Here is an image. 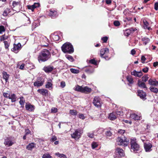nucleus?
Wrapping results in <instances>:
<instances>
[{"instance_id":"obj_1","label":"nucleus","mask_w":158,"mask_h":158,"mask_svg":"<svg viewBox=\"0 0 158 158\" xmlns=\"http://www.w3.org/2000/svg\"><path fill=\"white\" fill-rule=\"evenodd\" d=\"M50 52L48 50L43 51L39 54L38 60L39 62H44L47 60L50 57Z\"/></svg>"},{"instance_id":"obj_2","label":"nucleus","mask_w":158,"mask_h":158,"mask_svg":"<svg viewBox=\"0 0 158 158\" xmlns=\"http://www.w3.org/2000/svg\"><path fill=\"white\" fill-rule=\"evenodd\" d=\"M131 151L134 152H136L139 149L140 146L136 142V139H131Z\"/></svg>"},{"instance_id":"obj_3","label":"nucleus","mask_w":158,"mask_h":158,"mask_svg":"<svg viewBox=\"0 0 158 158\" xmlns=\"http://www.w3.org/2000/svg\"><path fill=\"white\" fill-rule=\"evenodd\" d=\"M117 142L118 145H119L126 146L129 143V140L125 137L123 138L118 137L117 139Z\"/></svg>"},{"instance_id":"obj_4","label":"nucleus","mask_w":158,"mask_h":158,"mask_svg":"<svg viewBox=\"0 0 158 158\" xmlns=\"http://www.w3.org/2000/svg\"><path fill=\"white\" fill-rule=\"evenodd\" d=\"M115 154L117 157H121L124 156L125 155L123 149L120 148H117L116 149Z\"/></svg>"},{"instance_id":"obj_5","label":"nucleus","mask_w":158,"mask_h":158,"mask_svg":"<svg viewBox=\"0 0 158 158\" xmlns=\"http://www.w3.org/2000/svg\"><path fill=\"white\" fill-rule=\"evenodd\" d=\"M44 81L40 77H39L37 79L36 81L34 82V85L35 86L39 87L42 86L44 83Z\"/></svg>"},{"instance_id":"obj_6","label":"nucleus","mask_w":158,"mask_h":158,"mask_svg":"<svg viewBox=\"0 0 158 158\" xmlns=\"http://www.w3.org/2000/svg\"><path fill=\"white\" fill-rule=\"evenodd\" d=\"M46 42H48V39L46 37L43 38V41L41 44V46L42 48H46L47 49H50L51 48H52L50 47V45L48 44Z\"/></svg>"},{"instance_id":"obj_7","label":"nucleus","mask_w":158,"mask_h":158,"mask_svg":"<svg viewBox=\"0 0 158 158\" xmlns=\"http://www.w3.org/2000/svg\"><path fill=\"white\" fill-rule=\"evenodd\" d=\"M93 103L94 106L97 107H100L101 106L100 99L98 97H95L94 98Z\"/></svg>"},{"instance_id":"obj_8","label":"nucleus","mask_w":158,"mask_h":158,"mask_svg":"<svg viewBox=\"0 0 158 158\" xmlns=\"http://www.w3.org/2000/svg\"><path fill=\"white\" fill-rule=\"evenodd\" d=\"M61 49H73V48L70 43L66 42L62 46Z\"/></svg>"},{"instance_id":"obj_9","label":"nucleus","mask_w":158,"mask_h":158,"mask_svg":"<svg viewBox=\"0 0 158 158\" xmlns=\"http://www.w3.org/2000/svg\"><path fill=\"white\" fill-rule=\"evenodd\" d=\"M15 143L10 138H7L5 140L4 142L5 145H6L8 147H9Z\"/></svg>"},{"instance_id":"obj_10","label":"nucleus","mask_w":158,"mask_h":158,"mask_svg":"<svg viewBox=\"0 0 158 158\" xmlns=\"http://www.w3.org/2000/svg\"><path fill=\"white\" fill-rule=\"evenodd\" d=\"M13 8H15V10L17 11H19L21 6L19 2L13 1L12 3Z\"/></svg>"},{"instance_id":"obj_11","label":"nucleus","mask_w":158,"mask_h":158,"mask_svg":"<svg viewBox=\"0 0 158 158\" xmlns=\"http://www.w3.org/2000/svg\"><path fill=\"white\" fill-rule=\"evenodd\" d=\"M81 134L80 131H78L77 130H75V132L73 134H71V136L72 138L75 139L77 138H78L80 137Z\"/></svg>"},{"instance_id":"obj_12","label":"nucleus","mask_w":158,"mask_h":158,"mask_svg":"<svg viewBox=\"0 0 158 158\" xmlns=\"http://www.w3.org/2000/svg\"><path fill=\"white\" fill-rule=\"evenodd\" d=\"M54 69L53 66L50 65L45 66L43 68L44 70L47 73H49L51 72Z\"/></svg>"},{"instance_id":"obj_13","label":"nucleus","mask_w":158,"mask_h":158,"mask_svg":"<svg viewBox=\"0 0 158 158\" xmlns=\"http://www.w3.org/2000/svg\"><path fill=\"white\" fill-rule=\"evenodd\" d=\"M144 148L146 152H149L151 150L152 145L150 143H145L144 144Z\"/></svg>"},{"instance_id":"obj_14","label":"nucleus","mask_w":158,"mask_h":158,"mask_svg":"<svg viewBox=\"0 0 158 158\" xmlns=\"http://www.w3.org/2000/svg\"><path fill=\"white\" fill-rule=\"evenodd\" d=\"M130 117L131 118L136 120H139L141 118V116H139L135 113H132L130 114Z\"/></svg>"},{"instance_id":"obj_15","label":"nucleus","mask_w":158,"mask_h":158,"mask_svg":"<svg viewBox=\"0 0 158 158\" xmlns=\"http://www.w3.org/2000/svg\"><path fill=\"white\" fill-rule=\"evenodd\" d=\"M131 74L135 77H140L143 75L141 71L138 72L135 70H134L133 72H131Z\"/></svg>"},{"instance_id":"obj_16","label":"nucleus","mask_w":158,"mask_h":158,"mask_svg":"<svg viewBox=\"0 0 158 158\" xmlns=\"http://www.w3.org/2000/svg\"><path fill=\"white\" fill-rule=\"evenodd\" d=\"M137 81V85L139 87L147 89L145 82L141 81V80L139 79Z\"/></svg>"},{"instance_id":"obj_17","label":"nucleus","mask_w":158,"mask_h":158,"mask_svg":"<svg viewBox=\"0 0 158 158\" xmlns=\"http://www.w3.org/2000/svg\"><path fill=\"white\" fill-rule=\"evenodd\" d=\"M117 118L115 112H113L110 113L108 116V118L111 120H114Z\"/></svg>"},{"instance_id":"obj_18","label":"nucleus","mask_w":158,"mask_h":158,"mask_svg":"<svg viewBox=\"0 0 158 158\" xmlns=\"http://www.w3.org/2000/svg\"><path fill=\"white\" fill-rule=\"evenodd\" d=\"M138 96L142 99L144 98L146 96V93L142 90H138Z\"/></svg>"},{"instance_id":"obj_19","label":"nucleus","mask_w":158,"mask_h":158,"mask_svg":"<svg viewBox=\"0 0 158 158\" xmlns=\"http://www.w3.org/2000/svg\"><path fill=\"white\" fill-rule=\"evenodd\" d=\"M2 74L3 76V78L5 80L6 82H7L8 81L10 75L8 74L7 72L5 71L3 72Z\"/></svg>"},{"instance_id":"obj_20","label":"nucleus","mask_w":158,"mask_h":158,"mask_svg":"<svg viewBox=\"0 0 158 158\" xmlns=\"http://www.w3.org/2000/svg\"><path fill=\"white\" fill-rule=\"evenodd\" d=\"M38 92L43 95H46L48 94V91L45 89H38Z\"/></svg>"},{"instance_id":"obj_21","label":"nucleus","mask_w":158,"mask_h":158,"mask_svg":"<svg viewBox=\"0 0 158 158\" xmlns=\"http://www.w3.org/2000/svg\"><path fill=\"white\" fill-rule=\"evenodd\" d=\"M26 109L29 111H32L34 109V106L30 104H26Z\"/></svg>"},{"instance_id":"obj_22","label":"nucleus","mask_w":158,"mask_h":158,"mask_svg":"<svg viewBox=\"0 0 158 158\" xmlns=\"http://www.w3.org/2000/svg\"><path fill=\"white\" fill-rule=\"evenodd\" d=\"M148 83L149 84L154 86H157L158 85V81L156 80H153L152 79H150L148 80Z\"/></svg>"},{"instance_id":"obj_23","label":"nucleus","mask_w":158,"mask_h":158,"mask_svg":"<svg viewBox=\"0 0 158 158\" xmlns=\"http://www.w3.org/2000/svg\"><path fill=\"white\" fill-rule=\"evenodd\" d=\"M91 91V89L88 88L87 86L83 87L82 93H90Z\"/></svg>"},{"instance_id":"obj_24","label":"nucleus","mask_w":158,"mask_h":158,"mask_svg":"<svg viewBox=\"0 0 158 158\" xmlns=\"http://www.w3.org/2000/svg\"><path fill=\"white\" fill-rule=\"evenodd\" d=\"M35 146V144L34 143H29L27 146L26 148L28 150H31Z\"/></svg>"},{"instance_id":"obj_25","label":"nucleus","mask_w":158,"mask_h":158,"mask_svg":"<svg viewBox=\"0 0 158 158\" xmlns=\"http://www.w3.org/2000/svg\"><path fill=\"white\" fill-rule=\"evenodd\" d=\"M52 80L50 79L48 80L45 85V87L47 88H52Z\"/></svg>"},{"instance_id":"obj_26","label":"nucleus","mask_w":158,"mask_h":158,"mask_svg":"<svg viewBox=\"0 0 158 158\" xmlns=\"http://www.w3.org/2000/svg\"><path fill=\"white\" fill-rule=\"evenodd\" d=\"M143 23L144 24V28L145 29H147L148 30H150V27H148L149 23L148 22L145 20H143Z\"/></svg>"},{"instance_id":"obj_27","label":"nucleus","mask_w":158,"mask_h":158,"mask_svg":"<svg viewBox=\"0 0 158 158\" xmlns=\"http://www.w3.org/2000/svg\"><path fill=\"white\" fill-rule=\"evenodd\" d=\"M16 97L14 94H12L10 95L9 99L11 100V102H15L16 100Z\"/></svg>"},{"instance_id":"obj_28","label":"nucleus","mask_w":158,"mask_h":158,"mask_svg":"<svg viewBox=\"0 0 158 158\" xmlns=\"http://www.w3.org/2000/svg\"><path fill=\"white\" fill-rule=\"evenodd\" d=\"M49 15L52 18L55 17L57 15V12L55 11H50Z\"/></svg>"},{"instance_id":"obj_29","label":"nucleus","mask_w":158,"mask_h":158,"mask_svg":"<svg viewBox=\"0 0 158 158\" xmlns=\"http://www.w3.org/2000/svg\"><path fill=\"white\" fill-rule=\"evenodd\" d=\"M109 52V50H101L100 51V55L102 57L104 55H107Z\"/></svg>"},{"instance_id":"obj_30","label":"nucleus","mask_w":158,"mask_h":158,"mask_svg":"<svg viewBox=\"0 0 158 158\" xmlns=\"http://www.w3.org/2000/svg\"><path fill=\"white\" fill-rule=\"evenodd\" d=\"M83 87L82 86H80L79 85H77L74 90L75 91L80 92L82 93Z\"/></svg>"},{"instance_id":"obj_31","label":"nucleus","mask_w":158,"mask_h":158,"mask_svg":"<svg viewBox=\"0 0 158 158\" xmlns=\"http://www.w3.org/2000/svg\"><path fill=\"white\" fill-rule=\"evenodd\" d=\"M21 48V45L20 43H19L17 44H14V49H19Z\"/></svg>"},{"instance_id":"obj_32","label":"nucleus","mask_w":158,"mask_h":158,"mask_svg":"<svg viewBox=\"0 0 158 158\" xmlns=\"http://www.w3.org/2000/svg\"><path fill=\"white\" fill-rule=\"evenodd\" d=\"M142 40L143 42V44H144V45H146L147 43H148L149 41V39L147 37H144L142 39Z\"/></svg>"},{"instance_id":"obj_33","label":"nucleus","mask_w":158,"mask_h":158,"mask_svg":"<svg viewBox=\"0 0 158 158\" xmlns=\"http://www.w3.org/2000/svg\"><path fill=\"white\" fill-rule=\"evenodd\" d=\"M116 116H117V118L120 116H123V112L122 110L117 111L115 112Z\"/></svg>"},{"instance_id":"obj_34","label":"nucleus","mask_w":158,"mask_h":158,"mask_svg":"<svg viewBox=\"0 0 158 158\" xmlns=\"http://www.w3.org/2000/svg\"><path fill=\"white\" fill-rule=\"evenodd\" d=\"M127 81L131 84L133 83V80L132 77L130 76H127Z\"/></svg>"},{"instance_id":"obj_35","label":"nucleus","mask_w":158,"mask_h":158,"mask_svg":"<svg viewBox=\"0 0 158 158\" xmlns=\"http://www.w3.org/2000/svg\"><path fill=\"white\" fill-rule=\"evenodd\" d=\"M150 90L152 92L155 93H157L158 92V89L156 88H155L153 87H151L150 88Z\"/></svg>"},{"instance_id":"obj_36","label":"nucleus","mask_w":158,"mask_h":158,"mask_svg":"<svg viewBox=\"0 0 158 158\" xmlns=\"http://www.w3.org/2000/svg\"><path fill=\"white\" fill-rule=\"evenodd\" d=\"M70 71L72 73L75 74H77L79 72V70L71 68L70 69Z\"/></svg>"},{"instance_id":"obj_37","label":"nucleus","mask_w":158,"mask_h":158,"mask_svg":"<svg viewBox=\"0 0 158 158\" xmlns=\"http://www.w3.org/2000/svg\"><path fill=\"white\" fill-rule=\"evenodd\" d=\"M10 12V9L8 8H6L4 10L3 13V15L5 16H6Z\"/></svg>"},{"instance_id":"obj_38","label":"nucleus","mask_w":158,"mask_h":158,"mask_svg":"<svg viewBox=\"0 0 158 158\" xmlns=\"http://www.w3.org/2000/svg\"><path fill=\"white\" fill-rule=\"evenodd\" d=\"M94 71V69L93 68H90L89 69H86L85 72L89 74L93 73Z\"/></svg>"},{"instance_id":"obj_39","label":"nucleus","mask_w":158,"mask_h":158,"mask_svg":"<svg viewBox=\"0 0 158 158\" xmlns=\"http://www.w3.org/2000/svg\"><path fill=\"white\" fill-rule=\"evenodd\" d=\"M52 157V156L48 153L44 154L42 157V158H51Z\"/></svg>"},{"instance_id":"obj_40","label":"nucleus","mask_w":158,"mask_h":158,"mask_svg":"<svg viewBox=\"0 0 158 158\" xmlns=\"http://www.w3.org/2000/svg\"><path fill=\"white\" fill-rule=\"evenodd\" d=\"M70 113L71 115H76L77 114V111L74 110H70Z\"/></svg>"},{"instance_id":"obj_41","label":"nucleus","mask_w":158,"mask_h":158,"mask_svg":"<svg viewBox=\"0 0 158 158\" xmlns=\"http://www.w3.org/2000/svg\"><path fill=\"white\" fill-rule=\"evenodd\" d=\"M148 76H143L142 77V81L145 82H146L148 80Z\"/></svg>"},{"instance_id":"obj_42","label":"nucleus","mask_w":158,"mask_h":158,"mask_svg":"<svg viewBox=\"0 0 158 158\" xmlns=\"http://www.w3.org/2000/svg\"><path fill=\"white\" fill-rule=\"evenodd\" d=\"M64 53H72L74 52V50H62Z\"/></svg>"},{"instance_id":"obj_43","label":"nucleus","mask_w":158,"mask_h":158,"mask_svg":"<svg viewBox=\"0 0 158 158\" xmlns=\"http://www.w3.org/2000/svg\"><path fill=\"white\" fill-rule=\"evenodd\" d=\"M106 135L107 138H108L111 136L112 133L110 131H107L105 133Z\"/></svg>"},{"instance_id":"obj_44","label":"nucleus","mask_w":158,"mask_h":158,"mask_svg":"<svg viewBox=\"0 0 158 158\" xmlns=\"http://www.w3.org/2000/svg\"><path fill=\"white\" fill-rule=\"evenodd\" d=\"M66 57L70 61L72 62L73 61L74 59L73 57L70 55H66Z\"/></svg>"},{"instance_id":"obj_45","label":"nucleus","mask_w":158,"mask_h":158,"mask_svg":"<svg viewBox=\"0 0 158 158\" xmlns=\"http://www.w3.org/2000/svg\"><path fill=\"white\" fill-rule=\"evenodd\" d=\"M89 62L91 64L94 65H96L97 64V62L94 59L90 60L89 61Z\"/></svg>"},{"instance_id":"obj_46","label":"nucleus","mask_w":158,"mask_h":158,"mask_svg":"<svg viewBox=\"0 0 158 158\" xmlns=\"http://www.w3.org/2000/svg\"><path fill=\"white\" fill-rule=\"evenodd\" d=\"M98 146L97 143L96 142H93L92 144V148L93 149H94L96 148Z\"/></svg>"},{"instance_id":"obj_47","label":"nucleus","mask_w":158,"mask_h":158,"mask_svg":"<svg viewBox=\"0 0 158 158\" xmlns=\"http://www.w3.org/2000/svg\"><path fill=\"white\" fill-rule=\"evenodd\" d=\"M114 24L116 26H118L120 25V23L119 21L116 20L114 22Z\"/></svg>"},{"instance_id":"obj_48","label":"nucleus","mask_w":158,"mask_h":158,"mask_svg":"<svg viewBox=\"0 0 158 158\" xmlns=\"http://www.w3.org/2000/svg\"><path fill=\"white\" fill-rule=\"evenodd\" d=\"M53 38L55 41H57L59 39V36L57 35H54Z\"/></svg>"},{"instance_id":"obj_49","label":"nucleus","mask_w":158,"mask_h":158,"mask_svg":"<svg viewBox=\"0 0 158 158\" xmlns=\"http://www.w3.org/2000/svg\"><path fill=\"white\" fill-rule=\"evenodd\" d=\"M5 31V29L4 27L2 26H0V34L2 32L4 31Z\"/></svg>"},{"instance_id":"obj_50","label":"nucleus","mask_w":158,"mask_h":158,"mask_svg":"<svg viewBox=\"0 0 158 158\" xmlns=\"http://www.w3.org/2000/svg\"><path fill=\"white\" fill-rule=\"evenodd\" d=\"M3 96L5 98H9L10 94L7 93H3Z\"/></svg>"},{"instance_id":"obj_51","label":"nucleus","mask_w":158,"mask_h":158,"mask_svg":"<svg viewBox=\"0 0 158 158\" xmlns=\"http://www.w3.org/2000/svg\"><path fill=\"white\" fill-rule=\"evenodd\" d=\"M137 30L136 28H131L129 30H127V31L129 32V31H130L131 32H134V31Z\"/></svg>"},{"instance_id":"obj_52","label":"nucleus","mask_w":158,"mask_h":158,"mask_svg":"<svg viewBox=\"0 0 158 158\" xmlns=\"http://www.w3.org/2000/svg\"><path fill=\"white\" fill-rule=\"evenodd\" d=\"M125 130L122 129H119L118 131V133L121 135H123V134L125 133Z\"/></svg>"},{"instance_id":"obj_53","label":"nucleus","mask_w":158,"mask_h":158,"mask_svg":"<svg viewBox=\"0 0 158 158\" xmlns=\"http://www.w3.org/2000/svg\"><path fill=\"white\" fill-rule=\"evenodd\" d=\"M25 101L24 100H20L19 102V103L21 105V107H24V104Z\"/></svg>"},{"instance_id":"obj_54","label":"nucleus","mask_w":158,"mask_h":158,"mask_svg":"<svg viewBox=\"0 0 158 158\" xmlns=\"http://www.w3.org/2000/svg\"><path fill=\"white\" fill-rule=\"evenodd\" d=\"M4 43L5 48L7 49L9 46V44L8 42L6 41H5L4 42Z\"/></svg>"},{"instance_id":"obj_55","label":"nucleus","mask_w":158,"mask_h":158,"mask_svg":"<svg viewBox=\"0 0 158 158\" xmlns=\"http://www.w3.org/2000/svg\"><path fill=\"white\" fill-rule=\"evenodd\" d=\"M108 39V37L106 36L102 38V40L103 41V42L104 43H106L107 42Z\"/></svg>"},{"instance_id":"obj_56","label":"nucleus","mask_w":158,"mask_h":158,"mask_svg":"<svg viewBox=\"0 0 158 158\" xmlns=\"http://www.w3.org/2000/svg\"><path fill=\"white\" fill-rule=\"evenodd\" d=\"M57 109L55 108H52L51 110V112L53 113H56L57 112Z\"/></svg>"},{"instance_id":"obj_57","label":"nucleus","mask_w":158,"mask_h":158,"mask_svg":"<svg viewBox=\"0 0 158 158\" xmlns=\"http://www.w3.org/2000/svg\"><path fill=\"white\" fill-rule=\"evenodd\" d=\"M60 86L62 88H64L65 86V83L64 81H62L60 83Z\"/></svg>"},{"instance_id":"obj_58","label":"nucleus","mask_w":158,"mask_h":158,"mask_svg":"<svg viewBox=\"0 0 158 158\" xmlns=\"http://www.w3.org/2000/svg\"><path fill=\"white\" fill-rule=\"evenodd\" d=\"M33 5L30 6H28V9L31 10L32 11H34V9L35 8L34 6H33Z\"/></svg>"},{"instance_id":"obj_59","label":"nucleus","mask_w":158,"mask_h":158,"mask_svg":"<svg viewBox=\"0 0 158 158\" xmlns=\"http://www.w3.org/2000/svg\"><path fill=\"white\" fill-rule=\"evenodd\" d=\"M88 136L90 138H93L94 137V134L93 133H88Z\"/></svg>"},{"instance_id":"obj_60","label":"nucleus","mask_w":158,"mask_h":158,"mask_svg":"<svg viewBox=\"0 0 158 158\" xmlns=\"http://www.w3.org/2000/svg\"><path fill=\"white\" fill-rule=\"evenodd\" d=\"M148 69L147 67L144 68V69H142L143 71V72H144V73H147L148 72Z\"/></svg>"},{"instance_id":"obj_61","label":"nucleus","mask_w":158,"mask_h":158,"mask_svg":"<svg viewBox=\"0 0 158 158\" xmlns=\"http://www.w3.org/2000/svg\"><path fill=\"white\" fill-rule=\"evenodd\" d=\"M79 118L82 119H84L85 118L83 114H81L79 115Z\"/></svg>"},{"instance_id":"obj_62","label":"nucleus","mask_w":158,"mask_h":158,"mask_svg":"<svg viewBox=\"0 0 158 158\" xmlns=\"http://www.w3.org/2000/svg\"><path fill=\"white\" fill-rule=\"evenodd\" d=\"M39 6L40 4L39 3H35L34 5H33V6H34V7L35 8L37 7H39Z\"/></svg>"},{"instance_id":"obj_63","label":"nucleus","mask_w":158,"mask_h":158,"mask_svg":"<svg viewBox=\"0 0 158 158\" xmlns=\"http://www.w3.org/2000/svg\"><path fill=\"white\" fill-rule=\"evenodd\" d=\"M154 7V8L155 10H158V2L155 3Z\"/></svg>"},{"instance_id":"obj_64","label":"nucleus","mask_w":158,"mask_h":158,"mask_svg":"<svg viewBox=\"0 0 158 158\" xmlns=\"http://www.w3.org/2000/svg\"><path fill=\"white\" fill-rule=\"evenodd\" d=\"M24 66L25 64H23L20 66L19 69L21 70H23Z\"/></svg>"}]
</instances>
